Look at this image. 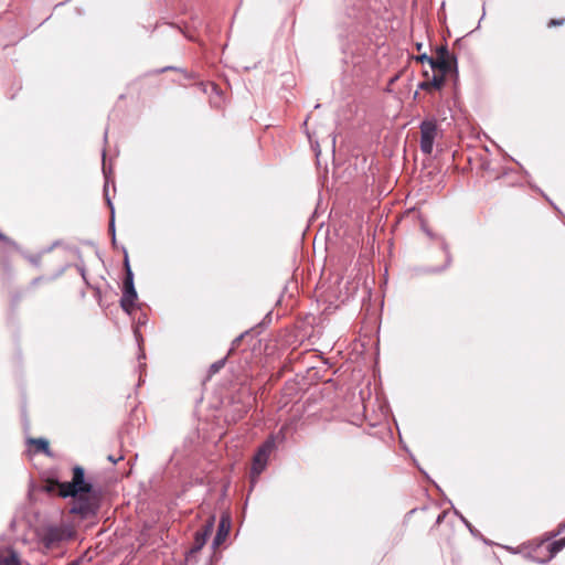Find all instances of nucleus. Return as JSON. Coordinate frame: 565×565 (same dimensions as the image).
I'll return each instance as SVG.
<instances>
[{"label": "nucleus", "mask_w": 565, "mask_h": 565, "mask_svg": "<svg viewBox=\"0 0 565 565\" xmlns=\"http://www.w3.org/2000/svg\"><path fill=\"white\" fill-rule=\"evenodd\" d=\"M550 535L551 533L547 531L540 537L522 543L518 546L516 553L537 563L550 562L564 548L563 541H555V539L550 537Z\"/></svg>", "instance_id": "f257e3e1"}, {"label": "nucleus", "mask_w": 565, "mask_h": 565, "mask_svg": "<svg viewBox=\"0 0 565 565\" xmlns=\"http://www.w3.org/2000/svg\"><path fill=\"white\" fill-rule=\"evenodd\" d=\"M47 492L58 490L61 498L76 497L79 492H89L92 484L85 480L84 469L79 466L73 468V477L70 482H60L55 479H47L44 486Z\"/></svg>", "instance_id": "f03ea898"}, {"label": "nucleus", "mask_w": 565, "mask_h": 565, "mask_svg": "<svg viewBox=\"0 0 565 565\" xmlns=\"http://www.w3.org/2000/svg\"><path fill=\"white\" fill-rule=\"evenodd\" d=\"M75 535L72 525H47L39 531V537L45 548L51 550L60 546L64 541L71 540Z\"/></svg>", "instance_id": "7ed1b4c3"}, {"label": "nucleus", "mask_w": 565, "mask_h": 565, "mask_svg": "<svg viewBox=\"0 0 565 565\" xmlns=\"http://www.w3.org/2000/svg\"><path fill=\"white\" fill-rule=\"evenodd\" d=\"M92 489L93 487L89 492H79L76 497H73L75 501L70 511L72 514H77L82 519H86L97 513L99 509V498Z\"/></svg>", "instance_id": "20e7f679"}, {"label": "nucleus", "mask_w": 565, "mask_h": 565, "mask_svg": "<svg viewBox=\"0 0 565 565\" xmlns=\"http://www.w3.org/2000/svg\"><path fill=\"white\" fill-rule=\"evenodd\" d=\"M126 277L124 280L122 297L120 306L125 312L131 315L136 309L137 292L134 286V275L129 266L128 259L125 260Z\"/></svg>", "instance_id": "39448f33"}, {"label": "nucleus", "mask_w": 565, "mask_h": 565, "mask_svg": "<svg viewBox=\"0 0 565 565\" xmlns=\"http://www.w3.org/2000/svg\"><path fill=\"white\" fill-rule=\"evenodd\" d=\"M275 438L270 436L256 451L252 463V478L256 479L267 467L269 456L275 449Z\"/></svg>", "instance_id": "423d86ee"}, {"label": "nucleus", "mask_w": 565, "mask_h": 565, "mask_svg": "<svg viewBox=\"0 0 565 565\" xmlns=\"http://www.w3.org/2000/svg\"><path fill=\"white\" fill-rule=\"evenodd\" d=\"M420 150L425 154H431L434 149V143L437 137L439 136V129L437 121L424 120L420 124Z\"/></svg>", "instance_id": "0eeeda50"}, {"label": "nucleus", "mask_w": 565, "mask_h": 565, "mask_svg": "<svg viewBox=\"0 0 565 565\" xmlns=\"http://www.w3.org/2000/svg\"><path fill=\"white\" fill-rule=\"evenodd\" d=\"M429 65L445 76L456 66V57L449 53L446 46H439L436 50L435 57L429 60Z\"/></svg>", "instance_id": "6e6552de"}, {"label": "nucleus", "mask_w": 565, "mask_h": 565, "mask_svg": "<svg viewBox=\"0 0 565 565\" xmlns=\"http://www.w3.org/2000/svg\"><path fill=\"white\" fill-rule=\"evenodd\" d=\"M214 520V516L210 518V520L206 522L203 529L195 532L194 541L196 548H201L206 543L207 537L211 535L213 531Z\"/></svg>", "instance_id": "1a4fd4ad"}, {"label": "nucleus", "mask_w": 565, "mask_h": 565, "mask_svg": "<svg viewBox=\"0 0 565 565\" xmlns=\"http://www.w3.org/2000/svg\"><path fill=\"white\" fill-rule=\"evenodd\" d=\"M28 445L30 446V452L51 455L49 441L44 438H30Z\"/></svg>", "instance_id": "9d476101"}, {"label": "nucleus", "mask_w": 565, "mask_h": 565, "mask_svg": "<svg viewBox=\"0 0 565 565\" xmlns=\"http://www.w3.org/2000/svg\"><path fill=\"white\" fill-rule=\"evenodd\" d=\"M445 76L444 75H434L431 79L422 82L419 84V88L424 90L430 89H440L444 86Z\"/></svg>", "instance_id": "9b49d317"}, {"label": "nucleus", "mask_w": 565, "mask_h": 565, "mask_svg": "<svg viewBox=\"0 0 565 565\" xmlns=\"http://www.w3.org/2000/svg\"><path fill=\"white\" fill-rule=\"evenodd\" d=\"M228 530H230L228 520L225 518H222L220 525H218L217 533H216V535L214 537V542H213V544L215 546H218L224 542V540L226 539V536L228 534Z\"/></svg>", "instance_id": "f8f14e48"}, {"label": "nucleus", "mask_w": 565, "mask_h": 565, "mask_svg": "<svg viewBox=\"0 0 565 565\" xmlns=\"http://www.w3.org/2000/svg\"><path fill=\"white\" fill-rule=\"evenodd\" d=\"M0 565H21L20 557L13 550L0 554Z\"/></svg>", "instance_id": "ddd939ff"}, {"label": "nucleus", "mask_w": 565, "mask_h": 565, "mask_svg": "<svg viewBox=\"0 0 565 565\" xmlns=\"http://www.w3.org/2000/svg\"><path fill=\"white\" fill-rule=\"evenodd\" d=\"M550 537H554L555 541H563L565 546V521L559 523L557 529L548 531Z\"/></svg>", "instance_id": "4468645a"}, {"label": "nucleus", "mask_w": 565, "mask_h": 565, "mask_svg": "<svg viewBox=\"0 0 565 565\" xmlns=\"http://www.w3.org/2000/svg\"><path fill=\"white\" fill-rule=\"evenodd\" d=\"M0 241L10 247H17V243L0 232Z\"/></svg>", "instance_id": "2eb2a0df"}, {"label": "nucleus", "mask_w": 565, "mask_h": 565, "mask_svg": "<svg viewBox=\"0 0 565 565\" xmlns=\"http://www.w3.org/2000/svg\"><path fill=\"white\" fill-rule=\"evenodd\" d=\"M0 241L10 247H17V243L0 232Z\"/></svg>", "instance_id": "dca6fc26"}, {"label": "nucleus", "mask_w": 565, "mask_h": 565, "mask_svg": "<svg viewBox=\"0 0 565 565\" xmlns=\"http://www.w3.org/2000/svg\"><path fill=\"white\" fill-rule=\"evenodd\" d=\"M564 23H565V18H561V19H551V20L547 22V26H548V28H553V26L563 25Z\"/></svg>", "instance_id": "f3484780"}, {"label": "nucleus", "mask_w": 565, "mask_h": 565, "mask_svg": "<svg viewBox=\"0 0 565 565\" xmlns=\"http://www.w3.org/2000/svg\"><path fill=\"white\" fill-rule=\"evenodd\" d=\"M433 58H434V57L428 56V55H426V54L419 55V56L417 57V60H418L419 62H427L428 64H429V60H433Z\"/></svg>", "instance_id": "a211bd4d"}, {"label": "nucleus", "mask_w": 565, "mask_h": 565, "mask_svg": "<svg viewBox=\"0 0 565 565\" xmlns=\"http://www.w3.org/2000/svg\"><path fill=\"white\" fill-rule=\"evenodd\" d=\"M422 49V44H417V50L419 51Z\"/></svg>", "instance_id": "6ab92c4d"}]
</instances>
